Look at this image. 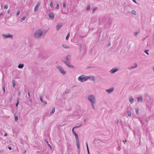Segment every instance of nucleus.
Masks as SVG:
<instances>
[{
    "instance_id": "obj_1",
    "label": "nucleus",
    "mask_w": 154,
    "mask_h": 154,
    "mask_svg": "<svg viewBox=\"0 0 154 154\" xmlns=\"http://www.w3.org/2000/svg\"><path fill=\"white\" fill-rule=\"evenodd\" d=\"M47 32L46 30L39 29L36 30L34 34V36L36 39H39L44 37Z\"/></svg>"
},
{
    "instance_id": "obj_2",
    "label": "nucleus",
    "mask_w": 154,
    "mask_h": 154,
    "mask_svg": "<svg viewBox=\"0 0 154 154\" xmlns=\"http://www.w3.org/2000/svg\"><path fill=\"white\" fill-rule=\"evenodd\" d=\"M88 99L91 102V105L92 106L93 108L95 110L94 106V104L96 103V98L93 95L90 94L88 97Z\"/></svg>"
},
{
    "instance_id": "obj_3",
    "label": "nucleus",
    "mask_w": 154,
    "mask_h": 154,
    "mask_svg": "<svg viewBox=\"0 0 154 154\" xmlns=\"http://www.w3.org/2000/svg\"><path fill=\"white\" fill-rule=\"evenodd\" d=\"M151 98L148 95L145 96V100L147 101V103H146V106L148 107H149L151 105Z\"/></svg>"
},
{
    "instance_id": "obj_4",
    "label": "nucleus",
    "mask_w": 154,
    "mask_h": 154,
    "mask_svg": "<svg viewBox=\"0 0 154 154\" xmlns=\"http://www.w3.org/2000/svg\"><path fill=\"white\" fill-rule=\"evenodd\" d=\"M57 68L58 70L63 75H64L66 74V72L60 66H57Z\"/></svg>"
},
{
    "instance_id": "obj_5",
    "label": "nucleus",
    "mask_w": 154,
    "mask_h": 154,
    "mask_svg": "<svg viewBox=\"0 0 154 154\" xmlns=\"http://www.w3.org/2000/svg\"><path fill=\"white\" fill-rule=\"evenodd\" d=\"M132 9L131 7L130 6H126L124 8V11L125 13L130 12V11Z\"/></svg>"
},
{
    "instance_id": "obj_6",
    "label": "nucleus",
    "mask_w": 154,
    "mask_h": 154,
    "mask_svg": "<svg viewBox=\"0 0 154 154\" xmlns=\"http://www.w3.org/2000/svg\"><path fill=\"white\" fill-rule=\"evenodd\" d=\"M67 66H68L69 68H74V66L70 65V63L69 61H62Z\"/></svg>"
},
{
    "instance_id": "obj_7",
    "label": "nucleus",
    "mask_w": 154,
    "mask_h": 154,
    "mask_svg": "<svg viewBox=\"0 0 154 154\" xmlns=\"http://www.w3.org/2000/svg\"><path fill=\"white\" fill-rule=\"evenodd\" d=\"M2 36L5 39H6L8 38H10L12 39L13 37V35L9 34H8L7 35L2 34Z\"/></svg>"
},
{
    "instance_id": "obj_8",
    "label": "nucleus",
    "mask_w": 154,
    "mask_h": 154,
    "mask_svg": "<svg viewBox=\"0 0 154 154\" xmlns=\"http://www.w3.org/2000/svg\"><path fill=\"white\" fill-rule=\"evenodd\" d=\"M40 2H38L36 5L34 9V11L35 12H36L38 11V10L39 8V6L40 5Z\"/></svg>"
},
{
    "instance_id": "obj_9",
    "label": "nucleus",
    "mask_w": 154,
    "mask_h": 154,
    "mask_svg": "<svg viewBox=\"0 0 154 154\" xmlns=\"http://www.w3.org/2000/svg\"><path fill=\"white\" fill-rule=\"evenodd\" d=\"M114 89L113 88H111L110 89L106 90V91L109 94H110L112 92Z\"/></svg>"
},
{
    "instance_id": "obj_10",
    "label": "nucleus",
    "mask_w": 154,
    "mask_h": 154,
    "mask_svg": "<svg viewBox=\"0 0 154 154\" xmlns=\"http://www.w3.org/2000/svg\"><path fill=\"white\" fill-rule=\"evenodd\" d=\"M118 70V69L117 68H114L112 69L110 71V72L111 74L115 73Z\"/></svg>"
},
{
    "instance_id": "obj_11",
    "label": "nucleus",
    "mask_w": 154,
    "mask_h": 154,
    "mask_svg": "<svg viewBox=\"0 0 154 154\" xmlns=\"http://www.w3.org/2000/svg\"><path fill=\"white\" fill-rule=\"evenodd\" d=\"M84 75H82L79 76L78 78V80L81 82H84Z\"/></svg>"
},
{
    "instance_id": "obj_12",
    "label": "nucleus",
    "mask_w": 154,
    "mask_h": 154,
    "mask_svg": "<svg viewBox=\"0 0 154 154\" xmlns=\"http://www.w3.org/2000/svg\"><path fill=\"white\" fill-rule=\"evenodd\" d=\"M137 66V65L135 63L134 66L129 67H128V69L129 70H131V69H133L136 67Z\"/></svg>"
},
{
    "instance_id": "obj_13",
    "label": "nucleus",
    "mask_w": 154,
    "mask_h": 154,
    "mask_svg": "<svg viewBox=\"0 0 154 154\" xmlns=\"http://www.w3.org/2000/svg\"><path fill=\"white\" fill-rule=\"evenodd\" d=\"M54 15L53 13H51L49 14V17L52 20L54 19Z\"/></svg>"
},
{
    "instance_id": "obj_14",
    "label": "nucleus",
    "mask_w": 154,
    "mask_h": 154,
    "mask_svg": "<svg viewBox=\"0 0 154 154\" xmlns=\"http://www.w3.org/2000/svg\"><path fill=\"white\" fill-rule=\"evenodd\" d=\"M63 24L61 23H59L58 24L57 26L56 29L57 30H59L60 29L61 27Z\"/></svg>"
},
{
    "instance_id": "obj_15",
    "label": "nucleus",
    "mask_w": 154,
    "mask_h": 154,
    "mask_svg": "<svg viewBox=\"0 0 154 154\" xmlns=\"http://www.w3.org/2000/svg\"><path fill=\"white\" fill-rule=\"evenodd\" d=\"M75 136L76 140V141H79V137L78 134L76 133H74L73 134Z\"/></svg>"
},
{
    "instance_id": "obj_16",
    "label": "nucleus",
    "mask_w": 154,
    "mask_h": 154,
    "mask_svg": "<svg viewBox=\"0 0 154 154\" xmlns=\"http://www.w3.org/2000/svg\"><path fill=\"white\" fill-rule=\"evenodd\" d=\"M24 66V65L23 64L21 63V64H19V65L18 66V67L20 69H22V68H23Z\"/></svg>"
},
{
    "instance_id": "obj_17",
    "label": "nucleus",
    "mask_w": 154,
    "mask_h": 154,
    "mask_svg": "<svg viewBox=\"0 0 154 154\" xmlns=\"http://www.w3.org/2000/svg\"><path fill=\"white\" fill-rule=\"evenodd\" d=\"M129 101L131 104H132L134 101L133 98L132 97H130L129 98Z\"/></svg>"
},
{
    "instance_id": "obj_18",
    "label": "nucleus",
    "mask_w": 154,
    "mask_h": 154,
    "mask_svg": "<svg viewBox=\"0 0 154 154\" xmlns=\"http://www.w3.org/2000/svg\"><path fill=\"white\" fill-rule=\"evenodd\" d=\"M129 13L131 14H133V15H136V12L134 10H132L131 11H130V12H129Z\"/></svg>"
},
{
    "instance_id": "obj_19",
    "label": "nucleus",
    "mask_w": 154,
    "mask_h": 154,
    "mask_svg": "<svg viewBox=\"0 0 154 154\" xmlns=\"http://www.w3.org/2000/svg\"><path fill=\"white\" fill-rule=\"evenodd\" d=\"M89 76H84V82L87 81L88 79H90Z\"/></svg>"
},
{
    "instance_id": "obj_20",
    "label": "nucleus",
    "mask_w": 154,
    "mask_h": 154,
    "mask_svg": "<svg viewBox=\"0 0 154 154\" xmlns=\"http://www.w3.org/2000/svg\"><path fill=\"white\" fill-rule=\"evenodd\" d=\"M71 56L70 55H69L67 56L66 57V61H69V60L70 59Z\"/></svg>"
},
{
    "instance_id": "obj_21",
    "label": "nucleus",
    "mask_w": 154,
    "mask_h": 154,
    "mask_svg": "<svg viewBox=\"0 0 154 154\" xmlns=\"http://www.w3.org/2000/svg\"><path fill=\"white\" fill-rule=\"evenodd\" d=\"M143 100L142 98L141 97L138 98L137 101L138 102H141Z\"/></svg>"
},
{
    "instance_id": "obj_22",
    "label": "nucleus",
    "mask_w": 154,
    "mask_h": 154,
    "mask_svg": "<svg viewBox=\"0 0 154 154\" xmlns=\"http://www.w3.org/2000/svg\"><path fill=\"white\" fill-rule=\"evenodd\" d=\"M62 46L63 48H69V46L66 45H63Z\"/></svg>"
},
{
    "instance_id": "obj_23",
    "label": "nucleus",
    "mask_w": 154,
    "mask_h": 154,
    "mask_svg": "<svg viewBox=\"0 0 154 154\" xmlns=\"http://www.w3.org/2000/svg\"><path fill=\"white\" fill-rule=\"evenodd\" d=\"M14 116V117H15V121L16 122H17V120H18V117H17V116L16 114H15Z\"/></svg>"
},
{
    "instance_id": "obj_24",
    "label": "nucleus",
    "mask_w": 154,
    "mask_h": 154,
    "mask_svg": "<svg viewBox=\"0 0 154 154\" xmlns=\"http://www.w3.org/2000/svg\"><path fill=\"white\" fill-rule=\"evenodd\" d=\"M26 18V17L24 16V17H22V18L20 20V22H22L23 20H25Z\"/></svg>"
},
{
    "instance_id": "obj_25",
    "label": "nucleus",
    "mask_w": 154,
    "mask_h": 154,
    "mask_svg": "<svg viewBox=\"0 0 154 154\" xmlns=\"http://www.w3.org/2000/svg\"><path fill=\"white\" fill-rule=\"evenodd\" d=\"M90 9V5L88 4L87 6V7L86 8V10L87 11H88Z\"/></svg>"
},
{
    "instance_id": "obj_26",
    "label": "nucleus",
    "mask_w": 154,
    "mask_h": 154,
    "mask_svg": "<svg viewBox=\"0 0 154 154\" xmlns=\"http://www.w3.org/2000/svg\"><path fill=\"white\" fill-rule=\"evenodd\" d=\"M12 83H13V87L14 88L15 87V80H13L12 81Z\"/></svg>"
},
{
    "instance_id": "obj_27",
    "label": "nucleus",
    "mask_w": 154,
    "mask_h": 154,
    "mask_svg": "<svg viewBox=\"0 0 154 154\" xmlns=\"http://www.w3.org/2000/svg\"><path fill=\"white\" fill-rule=\"evenodd\" d=\"M76 143H77V148L78 149L79 148V141H76Z\"/></svg>"
},
{
    "instance_id": "obj_28",
    "label": "nucleus",
    "mask_w": 154,
    "mask_h": 154,
    "mask_svg": "<svg viewBox=\"0 0 154 154\" xmlns=\"http://www.w3.org/2000/svg\"><path fill=\"white\" fill-rule=\"evenodd\" d=\"M55 111V108H53L52 109V110L50 114H52Z\"/></svg>"
},
{
    "instance_id": "obj_29",
    "label": "nucleus",
    "mask_w": 154,
    "mask_h": 154,
    "mask_svg": "<svg viewBox=\"0 0 154 154\" xmlns=\"http://www.w3.org/2000/svg\"><path fill=\"white\" fill-rule=\"evenodd\" d=\"M127 114H128V116L129 117L131 116V113L130 111H127Z\"/></svg>"
},
{
    "instance_id": "obj_30",
    "label": "nucleus",
    "mask_w": 154,
    "mask_h": 154,
    "mask_svg": "<svg viewBox=\"0 0 154 154\" xmlns=\"http://www.w3.org/2000/svg\"><path fill=\"white\" fill-rule=\"evenodd\" d=\"M69 35H70L69 33H68V35H67L66 36V40H68V39L69 37Z\"/></svg>"
},
{
    "instance_id": "obj_31",
    "label": "nucleus",
    "mask_w": 154,
    "mask_h": 154,
    "mask_svg": "<svg viewBox=\"0 0 154 154\" xmlns=\"http://www.w3.org/2000/svg\"><path fill=\"white\" fill-rule=\"evenodd\" d=\"M20 14V11H18L16 14V16L17 17H18Z\"/></svg>"
},
{
    "instance_id": "obj_32",
    "label": "nucleus",
    "mask_w": 154,
    "mask_h": 154,
    "mask_svg": "<svg viewBox=\"0 0 154 154\" xmlns=\"http://www.w3.org/2000/svg\"><path fill=\"white\" fill-rule=\"evenodd\" d=\"M39 99L42 102V103H44V101L42 100V96H40Z\"/></svg>"
},
{
    "instance_id": "obj_33",
    "label": "nucleus",
    "mask_w": 154,
    "mask_h": 154,
    "mask_svg": "<svg viewBox=\"0 0 154 154\" xmlns=\"http://www.w3.org/2000/svg\"><path fill=\"white\" fill-rule=\"evenodd\" d=\"M53 3L52 2H51V3L50 4V6L51 8H52L53 7Z\"/></svg>"
},
{
    "instance_id": "obj_34",
    "label": "nucleus",
    "mask_w": 154,
    "mask_h": 154,
    "mask_svg": "<svg viewBox=\"0 0 154 154\" xmlns=\"http://www.w3.org/2000/svg\"><path fill=\"white\" fill-rule=\"evenodd\" d=\"M66 4L65 3H63V7L64 8H66Z\"/></svg>"
},
{
    "instance_id": "obj_35",
    "label": "nucleus",
    "mask_w": 154,
    "mask_h": 154,
    "mask_svg": "<svg viewBox=\"0 0 154 154\" xmlns=\"http://www.w3.org/2000/svg\"><path fill=\"white\" fill-rule=\"evenodd\" d=\"M8 7V6L7 5H5L4 7V9H7Z\"/></svg>"
},
{
    "instance_id": "obj_36",
    "label": "nucleus",
    "mask_w": 154,
    "mask_h": 154,
    "mask_svg": "<svg viewBox=\"0 0 154 154\" xmlns=\"http://www.w3.org/2000/svg\"><path fill=\"white\" fill-rule=\"evenodd\" d=\"M136 114L138 115L139 114V110L138 109H136Z\"/></svg>"
},
{
    "instance_id": "obj_37",
    "label": "nucleus",
    "mask_w": 154,
    "mask_h": 154,
    "mask_svg": "<svg viewBox=\"0 0 154 154\" xmlns=\"http://www.w3.org/2000/svg\"><path fill=\"white\" fill-rule=\"evenodd\" d=\"M149 51L148 50H145V53L147 54L148 55H149V54L148 53V51Z\"/></svg>"
},
{
    "instance_id": "obj_38",
    "label": "nucleus",
    "mask_w": 154,
    "mask_h": 154,
    "mask_svg": "<svg viewBox=\"0 0 154 154\" xmlns=\"http://www.w3.org/2000/svg\"><path fill=\"white\" fill-rule=\"evenodd\" d=\"M82 126V124H80V125L79 126H75V127H74L75 128H79V127H81V126Z\"/></svg>"
},
{
    "instance_id": "obj_39",
    "label": "nucleus",
    "mask_w": 154,
    "mask_h": 154,
    "mask_svg": "<svg viewBox=\"0 0 154 154\" xmlns=\"http://www.w3.org/2000/svg\"><path fill=\"white\" fill-rule=\"evenodd\" d=\"M115 123L117 125L118 123H119V120H117L115 121Z\"/></svg>"
},
{
    "instance_id": "obj_40",
    "label": "nucleus",
    "mask_w": 154,
    "mask_h": 154,
    "mask_svg": "<svg viewBox=\"0 0 154 154\" xmlns=\"http://www.w3.org/2000/svg\"><path fill=\"white\" fill-rule=\"evenodd\" d=\"M96 8H94L93 9V11H92V13L93 14H94L95 11V10H96Z\"/></svg>"
},
{
    "instance_id": "obj_41",
    "label": "nucleus",
    "mask_w": 154,
    "mask_h": 154,
    "mask_svg": "<svg viewBox=\"0 0 154 154\" xmlns=\"http://www.w3.org/2000/svg\"><path fill=\"white\" fill-rule=\"evenodd\" d=\"M91 80H93L94 81H95L94 77V76H92Z\"/></svg>"
},
{
    "instance_id": "obj_42",
    "label": "nucleus",
    "mask_w": 154,
    "mask_h": 154,
    "mask_svg": "<svg viewBox=\"0 0 154 154\" xmlns=\"http://www.w3.org/2000/svg\"><path fill=\"white\" fill-rule=\"evenodd\" d=\"M75 128L74 127L72 129V133L73 134H74V133H75V132L74 131V129Z\"/></svg>"
},
{
    "instance_id": "obj_43",
    "label": "nucleus",
    "mask_w": 154,
    "mask_h": 154,
    "mask_svg": "<svg viewBox=\"0 0 154 154\" xmlns=\"http://www.w3.org/2000/svg\"><path fill=\"white\" fill-rule=\"evenodd\" d=\"M138 34V32H135L134 33V35L135 36H137Z\"/></svg>"
},
{
    "instance_id": "obj_44",
    "label": "nucleus",
    "mask_w": 154,
    "mask_h": 154,
    "mask_svg": "<svg viewBox=\"0 0 154 154\" xmlns=\"http://www.w3.org/2000/svg\"><path fill=\"white\" fill-rule=\"evenodd\" d=\"M59 7V5L58 4H57L56 6V9H58Z\"/></svg>"
},
{
    "instance_id": "obj_45",
    "label": "nucleus",
    "mask_w": 154,
    "mask_h": 154,
    "mask_svg": "<svg viewBox=\"0 0 154 154\" xmlns=\"http://www.w3.org/2000/svg\"><path fill=\"white\" fill-rule=\"evenodd\" d=\"M47 142L48 143V146H49L51 149L52 148V146L49 144L48 142V141H47Z\"/></svg>"
},
{
    "instance_id": "obj_46",
    "label": "nucleus",
    "mask_w": 154,
    "mask_h": 154,
    "mask_svg": "<svg viewBox=\"0 0 154 154\" xmlns=\"http://www.w3.org/2000/svg\"><path fill=\"white\" fill-rule=\"evenodd\" d=\"M19 103V101H18L16 103V105H15V106H16V107H17L18 106V104Z\"/></svg>"
},
{
    "instance_id": "obj_47",
    "label": "nucleus",
    "mask_w": 154,
    "mask_h": 154,
    "mask_svg": "<svg viewBox=\"0 0 154 154\" xmlns=\"http://www.w3.org/2000/svg\"><path fill=\"white\" fill-rule=\"evenodd\" d=\"M3 91L4 93H5V86H3Z\"/></svg>"
},
{
    "instance_id": "obj_48",
    "label": "nucleus",
    "mask_w": 154,
    "mask_h": 154,
    "mask_svg": "<svg viewBox=\"0 0 154 154\" xmlns=\"http://www.w3.org/2000/svg\"><path fill=\"white\" fill-rule=\"evenodd\" d=\"M28 98H30V95L29 92H28Z\"/></svg>"
},
{
    "instance_id": "obj_49",
    "label": "nucleus",
    "mask_w": 154,
    "mask_h": 154,
    "mask_svg": "<svg viewBox=\"0 0 154 154\" xmlns=\"http://www.w3.org/2000/svg\"><path fill=\"white\" fill-rule=\"evenodd\" d=\"M87 150L88 151V154H90L89 152V150L88 147V146H87Z\"/></svg>"
},
{
    "instance_id": "obj_50",
    "label": "nucleus",
    "mask_w": 154,
    "mask_h": 154,
    "mask_svg": "<svg viewBox=\"0 0 154 154\" xmlns=\"http://www.w3.org/2000/svg\"><path fill=\"white\" fill-rule=\"evenodd\" d=\"M94 67H92V66H89V67H88L87 68V69H90V68H93Z\"/></svg>"
},
{
    "instance_id": "obj_51",
    "label": "nucleus",
    "mask_w": 154,
    "mask_h": 154,
    "mask_svg": "<svg viewBox=\"0 0 154 154\" xmlns=\"http://www.w3.org/2000/svg\"><path fill=\"white\" fill-rule=\"evenodd\" d=\"M8 149L9 150H11L12 149V148H11V147H10V146H8Z\"/></svg>"
},
{
    "instance_id": "obj_52",
    "label": "nucleus",
    "mask_w": 154,
    "mask_h": 154,
    "mask_svg": "<svg viewBox=\"0 0 154 154\" xmlns=\"http://www.w3.org/2000/svg\"><path fill=\"white\" fill-rule=\"evenodd\" d=\"M44 103V105H46L47 104V102L45 101H44V103Z\"/></svg>"
},
{
    "instance_id": "obj_53",
    "label": "nucleus",
    "mask_w": 154,
    "mask_h": 154,
    "mask_svg": "<svg viewBox=\"0 0 154 154\" xmlns=\"http://www.w3.org/2000/svg\"><path fill=\"white\" fill-rule=\"evenodd\" d=\"M4 152V150H0V153H2Z\"/></svg>"
},
{
    "instance_id": "obj_54",
    "label": "nucleus",
    "mask_w": 154,
    "mask_h": 154,
    "mask_svg": "<svg viewBox=\"0 0 154 154\" xmlns=\"http://www.w3.org/2000/svg\"><path fill=\"white\" fill-rule=\"evenodd\" d=\"M132 1L134 2L135 3H137V2L136 1V0H132Z\"/></svg>"
},
{
    "instance_id": "obj_55",
    "label": "nucleus",
    "mask_w": 154,
    "mask_h": 154,
    "mask_svg": "<svg viewBox=\"0 0 154 154\" xmlns=\"http://www.w3.org/2000/svg\"><path fill=\"white\" fill-rule=\"evenodd\" d=\"M7 135H8V134H7V133H5V134H4V136H7Z\"/></svg>"
},
{
    "instance_id": "obj_56",
    "label": "nucleus",
    "mask_w": 154,
    "mask_h": 154,
    "mask_svg": "<svg viewBox=\"0 0 154 154\" xmlns=\"http://www.w3.org/2000/svg\"><path fill=\"white\" fill-rule=\"evenodd\" d=\"M3 15V13H1L0 14V16H1L2 15Z\"/></svg>"
},
{
    "instance_id": "obj_57",
    "label": "nucleus",
    "mask_w": 154,
    "mask_h": 154,
    "mask_svg": "<svg viewBox=\"0 0 154 154\" xmlns=\"http://www.w3.org/2000/svg\"><path fill=\"white\" fill-rule=\"evenodd\" d=\"M20 92H18V95H20Z\"/></svg>"
},
{
    "instance_id": "obj_58",
    "label": "nucleus",
    "mask_w": 154,
    "mask_h": 154,
    "mask_svg": "<svg viewBox=\"0 0 154 154\" xmlns=\"http://www.w3.org/2000/svg\"><path fill=\"white\" fill-rule=\"evenodd\" d=\"M86 145L87 147V146H88L87 143H86Z\"/></svg>"
},
{
    "instance_id": "obj_59",
    "label": "nucleus",
    "mask_w": 154,
    "mask_h": 154,
    "mask_svg": "<svg viewBox=\"0 0 154 154\" xmlns=\"http://www.w3.org/2000/svg\"><path fill=\"white\" fill-rule=\"evenodd\" d=\"M10 11H9V10H8V12H7L9 14V13H10Z\"/></svg>"
},
{
    "instance_id": "obj_60",
    "label": "nucleus",
    "mask_w": 154,
    "mask_h": 154,
    "mask_svg": "<svg viewBox=\"0 0 154 154\" xmlns=\"http://www.w3.org/2000/svg\"><path fill=\"white\" fill-rule=\"evenodd\" d=\"M84 122H86V120L85 119H84Z\"/></svg>"
},
{
    "instance_id": "obj_61",
    "label": "nucleus",
    "mask_w": 154,
    "mask_h": 154,
    "mask_svg": "<svg viewBox=\"0 0 154 154\" xmlns=\"http://www.w3.org/2000/svg\"><path fill=\"white\" fill-rule=\"evenodd\" d=\"M26 151H24V152H23V153H24V154H25V153H26Z\"/></svg>"
},
{
    "instance_id": "obj_62",
    "label": "nucleus",
    "mask_w": 154,
    "mask_h": 154,
    "mask_svg": "<svg viewBox=\"0 0 154 154\" xmlns=\"http://www.w3.org/2000/svg\"><path fill=\"white\" fill-rule=\"evenodd\" d=\"M110 45H111V44H110V43L108 45V47Z\"/></svg>"
},
{
    "instance_id": "obj_63",
    "label": "nucleus",
    "mask_w": 154,
    "mask_h": 154,
    "mask_svg": "<svg viewBox=\"0 0 154 154\" xmlns=\"http://www.w3.org/2000/svg\"><path fill=\"white\" fill-rule=\"evenodd\" d=\"M146 122H147V120H146Z\"/></svg>"
},
{
    "instance_id": "obj_64",
    "label": "nucleus",
    "mask_w": 154,
    "mask_h": 154,
    "mask_svg": "<svg viewBox=\"0 0 154 154\" xmlns=\"http://www.w3.org/2000/svg\"><path fill=\"white\" fill-rule=\"evenodd\" d=\"M30 101H31V102L32 101H31V100H30Z\"/></svg>"
}]
</instances>
